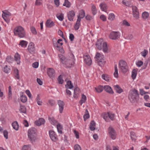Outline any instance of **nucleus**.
Segmentation results:
<instances>
[{
    "label": "nucleus",
    "instance_id": "c85d7f7f",
    "mask_svg": "<svg viewBox=\"0 0 150 150\" xmlns=\"http://www.w3.org/2000/svg\"><path fill=\"white\" fill-rule=\"evenodd\" d=\"M95 90L98 93H100L102 92L103 89L104 87L102 86H99L97 88H95Z\"/></svg>",
    "mask_w": 150,
    "mask_h": 150
},
{
    "label": "nucleus",
    "instance_id": "9d476101",
    "mask_svg": "<svg viewBox=\"0 0 150 150\" xmlns=\"http://www.w3.org/2000/svg\"><path fill=\"white\" fill-rule=\"evenodd\" d=\"M83 58L85 63L88 66H90L91 65L92 61V60L88 54L84 55Z\"/></svg>",
    "mask_w": 150,
    "mask_h": 150
},
{
    "label": "nucleus",
    "instance_id": "49530a36",
    "mask_svg": "<svg viewBox=\"0 0 150 150\" xmlns=\"http://www.w3.org/2000/svg\"><path fill=\"white\" fill-rule=\"evenodd\" d=\"M57 80L58 82V83L59 84H62L64 82V80L63 79L62 76L60 75L59 76Z\"/></svg>",
    "mask_w": 150,
    "mask_h": 150
},
{
    "label": "nucleus",
    "instance_id": "0e129e2a",
    "mask_svg": "<svg viewBox=\"0 0 150 150\" xmlns=\"http://www.w3.org/2000/svg\"><path fill=\"white\" fill-rule=\"evenodd\" d=\"M122 24L123 25H125L126 26H130V24L126 20H124L123 21Z\"/></svg>",
    "mask_w": 150,
    "mask_h": 150
},
{
    "label": "nucleus",
    "instance_id": "6e6552de",
    "mask_svg": "<svg viewBox=\"0 0 150 150\" xmlns=\"http://www.w3.org/2000/svg\"><path fill=\"white\" fill-rule=\"evenodd\" d=\"M2 18L6 23H9L10 21V18L9 17L11 15V13L9 12H5L4 11H2Z\"/></svg>",
    "mask_w": 150,
    "mask_h": 150
},
{
    "label": "nucleus",
    "instance_id": "dca6fc26",
    "mask_svg": "<svg viewBox=\"0 0 150 150\" xmlns=\"http://www.w3.org/2000/svg\"><path fill=\"white\" fill-rule=\"evenodd\" d=\"M47 72L48 75L50 78L54 76L55 71L53 69L49 68L47 70Z\"/></svg>",
    "mask_w": 150,
    "mask_h": 150
},
{
    "label": "nucleus",
    "instance_id": "e2e57ef3",
    "mask_svg": "<svg viewBox=\"0 0 150 150\" xmlns=\"http://www.w3.org/2000/svg\"><path fill=\"white\" fill-rule=\"evenodd\" d=\"M74 133L75 134L76 137V139H79V133L78 132L75 130L74 131Z\"/></svg>",
    "mask_w": 150,
    "mask_h": 150
},
{
    "label": "nucleus",
    "instance_id": "de8ad7c7",
    "mask_svg": "<svg viewBox=\"0 0 150 150\" xmlns=\"http://www.w3.org/2000/svg\"><path fill=\"white\" fill-rule=\"evenodd\" d=\"M67 85L68 87L67 88L69 89H71L73 88V85L72 84L71 81H69L67 82Z\"/></svg>",
    "mask_w": 150,
    "mask_h": 150
},
{
    "label": "nucleus",
    "instance_id": "3c124183",
    "mask_svg": "<svg viewBox=\"0 0 150 150\" xmlns=\"http://www.w3.org/2000/svg\"><path fill=\"white\" fill-rule=\"evenodd\" d=\"M95 58H96V61L98 60V59H100L101 58H102V57L101 56L100 54L98 52H97L96 54Z\"/></svg>",
    "mask_w": 150,
    "mask_h": 150
},
{
    "label": "nucleus",
    "instance_id": "473e14b6",
    "mask_svg": "<svg viewBox=\"0 0 150 150\" xmlns=\"http://www.w3.org/2000/svg\"><path fill=\"white\" fill-rule=\"evenodd\" d=\"M57 128L59 133L60 134L62 133V125L58 123L57 125Z\"/></svg>",
    "mask_w": 150,
    "mask_h": 150
},
{
    "label": "nucleus",
    "instance_id": "393cba45",
    "mask_svg": "<svg viewBox=\"0 0 150 150\" xmlns=\"http://www.w3.org/2000/svg\"><path fill=\"white\" fill-rule=\"evenodd\" d=\"M114 88L116 92L119 93H120L123 92L122 89L118 85L114 86Z\"/></svg>",
    "mask_w": 150,
    "mask_h": 150
},
{
    "label": "nucleus",
    "instance_id": "412c9836",
    "mask_svg": "<svg viewBox=\"0 0 150 150\" xmlns=\"http://www.w3.org/2000/svg\"><path fill=\"white\" fill-rule=\"evenodd\" d=\"M96 62L97 63L99 66L105 65L106 63V61L103 58L98 59V60L96 61Z\"/></svg>",
    "mask_w": 150,
    "mask_h": 150
},
{
    "label": "nucleus",
    "instance_id": "09e8293b",
    "mask_svg": "<svg viewBox=\"0 0 150 150\" xmlns=\"http://www.w3.org/2000/svg\"><path fill=\"white\" fill-rule=\"evenodd\" d=\"M115 18V16L113 13H110L109 15L108 19L112 21H113Z\"/></svg>",
    "mask_w": 150,
    "mask_h": 150
},
{
    "label": "nucleus",
    "instance_id": "69168bd1",
    "mask_svg": "<svg viewBox=\"0 0 150 150\" xmlns=\"http://www.w3.org/2000/svg\"><path fill=\"white\" fill-rule=\"evenodd\" d=\"M69 38L70 41H72L74 40V36L72 34L70 33L69 34Z\"/></svg>",
    "mask_w": 150,
    "mask_h": 150
},
{
    "label": "nucleus",
    "instance_id": "1a4fd4ad",
    "mask_svg": "<svg viewBox=\"0 0 150 150\" xmlns=\"http://www.w3.org/2000/svg\"><path fill=\"white\" fill-rule=\"evenodd\" d=\"M120 36L119 32L112 31L110 33L109 37L111 39L115 40L119 38Z\"/></svg>",
    "mask_w": 150,
    "mask_h": 150
},
{
    "label": "nucleus",
    "instance_id": "9b49d317",
    "mask_svg": "<svg viewBox=\"0 0 150 150\" xmlns=\"http://www.w3.org/2000/svg\"><path fill=\"white\" fill-rule=\"evenodd\" d=\"M133 15L134 18L136 19L139 18V12L138 10L135 6H132Z\"/></svg>",
    "mask_w": 150,
    "mask_h": 150
},
{
    "label": "nucleus",
    "instance_id": "b1692460",
    "mask_svg": "<svg viewBox=\"0 0 150 150\" xmlns=\"http://www.w3.org/2000/svg\"><path fill=\"white\" fill-rule=\"evenodd\" d=\"M79 18V16L78 17V18L74 26V29L76 30H78L79 28L80 23L81 21L80 18Z\"/></svg>",
    "mask_w": 150,
    "mask_h": 150
},
{
    "label": "nucleus",
    "instance_id": "423d86ee",
    "mask_svg": "<svg viewBox=\"0 0 150 150\" xmlns=\"http://www.w3.org/2000/svg\"><path fill=\"white\" fill-rule=\"evenodd\" d=\"M108 133L110 137L113 140L115 139L117 134L114 129L111 127H109L108 129Z\"/></svg>",
    "mask_w": 150,
    "mask_h": 150
},
{
    "label": "nucleus",
    "instance_id": "f704fd0d",
    "mask_svg": "<svg viewBox=\"0 0 150 150\" xmlns=\"http://www.w3.org/2000/svg\"><path fill=\"white\" fill-rule=\"evenodd\" d=\"M137 75V71L135 69H134L132 72L131 76L133 79L134 80L136 78Z\"/></svg>",
    "mask_w": 150,
    "mask_h": 150
},
{
    "label": "nucleus",
    "instance_id": "37998d69",
    "mask_svg": "<svg viewBox=\"0 0 150 150\" xmlns=\"http://www.w3.org/2000/svg\"><path fill=\"white\" fill-rule=\"evenodd\" d=\"M6 61L9 63H12L13 61V59L11 58V56H7L6 59Z\"/></svg>",
    "mask_w": 150,
    "mask_h": 150
},
{
    "label": "nucleus",
    "instance_id": "c03bdc74",
    "mask_svg": "<svg viewBox=\"0 0 150 150\" xmlns=\"http://www.w3.org/2000/svg\"><path fill=\"white\" fill-rule=\"evenodd\" d=\"M127 62L125 60H121L119 61V66H121V65L122 66H127Z\"/></svg>",
    "mask_w": 150,
    "mask_h": 150
},
{
    "label": "nucleus",
    "instance_id": "a878e982",
    "mask_svg": "<svg viewBox=\"0 0 150 150\" xmlns=\"http://www.w3.org/2000/svg\"><path fill=\"white\" fill-rule=\"evenodd\" d=\"M102 78L105 81L109 82L111 79V78L109 76L106 74H103L102 75Z\"/></svg>",
    "mask_w": 150,
    "mask_h": 150
},
{
    "label": "nucleus",
    "instance_id": "79ce46f5",
    "mask_svg": "<svg viewBox=\"0 0 150 150\" xmlns=\"http://www.w3.org/2000/svg\"><path fill=\"white\" fill-rule=\"evenodd\" d=\"M83 117L85 121L89 117V115L88 113V111L87 109L86 110L85 114L84 115Z\"/></svg>",
    "mask_w": 150,
    "mask_h": 150
},
{
    "label": "nucleus",
    "instance_id": "5701e85b",
    "mask_svg": "<svg viewBox=\"0 0 150 150\" xmlns=\"http://www.w3.org/2000/svg\"><path fill=\"white\" fill-rule=\"evenodd\" d=\"M85 16V12L84 11L83 9L81 10L80 13L77 16V18L79 16V18L80 19V21L81 19L83 18Z\"/></svg>",
    "mask_w": 150,
    "mask_h": 150
},
{
    "label": "nucleus",
    "instance_id": "a211bd4d",
    "mask_svg": "<svg viewBox=\"0 0 150 150\" xmlns=\"http://www.w3.org/2000/svg\"><path fill=\"white\" fill-rule=\"evenodd\" d=\"M45 25L47 27L50 28L54 26V24L53 21L51 22V20L50 19H48L46 22Z\"/></svg>",
    "mask_w": 150,
    "mask_h": 150
},
{
    "label": "nucleus",
    "instance_id": "39448f33",
    "mask_svg": "<svg viewBox=\"0 0 150 150\" xmlns=\"http://www.w3.org/2000/svg\"><path fill=\"white\" fill-rule=\"evenodd\" d=\"M103 118L107 122H109V118L112 121L114 120L115 115L110 112H108L107 113H103L102 114Z\"/></svg>",
    "mask_w": 150,
    "mask_h": 150
},
{
    "label": "nucleus",
    "instance_id": "ddd939ff",
    "mask_svg": "<svg viewBox=\"0 0 150 150\" xmlns=\"http://www.w3.org/2000/svg\"><path fill=\"white\" fill-rule=\"evenodd\" d=\"M75 14V12L73 10L69 11L67 13V17L69 21H73Z\"/></svg>",
    "mask_w": 150,
    "mask_h": 150
},
{
    "label": "nucleus",
    "instance_id": "58836bf2",
    "mask_svg": "<svg viewBox=\"0 0 150 150\" xmlns=\"http://www.w3.org/2000/svg\"><path fill=\"white\" fill-rule=\"evenodd\" d=\"M57 17L58 19L60 21H62L64 19V15L63 14L61 13H58L57 14Z\"/></svg>",
    "mask_w": 150,
    "mask_h": 150
},
{
    "label": "nucleus",
    "instance_id": "13d9d810",
    "mask_svg": "<svg viewBox=\"0 0 150 150\" xmlns=\"http://www.w3.org/2000/svg\"><path fill=\"white\" fill-rule=\"evenodd\" d=\"M74 150H81L80 146L78 144H76L74 146Z\"/></svg>",
    "mask_w": 150,
    "mask_h": 150
},
{
    "label": "nucleus",
    "instance_id": "5fc2aeb1",
    "mask_svg": "<svg viewBox=\"0 0 150 150\" xmlns=\"http://www.w3.org/2000/svg\"><path fill=\"white\" fill-rule=\"evenodd\" d=\"M12 95V91H11V86H9L8 87V96L9 98H11Z\"/></svg>",
    "mask_w": 150,
    "mask_h": 150
},
{
    "label": "nucleus",
    "instance_id": "f257e3e1",
    "mask_svg": "<svg viewBox=\"0 0 150 150\" xmlns=\"http://www.w3.org/2000/svg\"><path fill=\"white\" fill-rule=\"evenodd\" d=\"M97 49L101 50L103 49V51L105 53L108 52V48L107 43L106 42H103V39L100 38L98 40L96 44Z\"/></svg>",
    "mask_w": 150,
    "mask_h": 150
},
{
    "label": "nucleus",
    "instance_id": "cd10ccee",
    "mask_svg": "<svg viewBox=\"0 0 150 150\" xmlns=\"http://www.w3.org/2000/svg\"><path fill=\"white\" fill-rule=\"evenodd\" d=\"M86 100V96L84 95L83 94L82 95L81 99V100L79 101V104L81 105L83 103L85 102Z\"/></svg>",
    "mask_w": 150,
    "mask_h": 150
},
{
    "label": "nucleus",
    "instance_id": "680f3d73",
    "mask_svg": "<svg viewBox=\"0 0 150 150\" xmlns=\"http://www.w3.org/2000/svg\"><path fill=\"white\" fill-rule=\"evenodd\" d=\"M59 57L60 59L62 61H65H65L66 59L65 58V57L62 54H61L59 55Z\"/></svg>",
    "mask_w": 150,
    "mask_h": 150
},
{
    "label": "nucleus",
    "instance_id": "aec40b11",
    "mask_svg": "<svg viewBox=\"0 0 150 150\" xmlns=\"http://www.w3.org/2000/svg\"><path fill=\"white\" fill-rule=\"evenodd\" d=\"M20 55L18 52L16 53L14 55V59L17 62V64H20Z\"/></svg>",
    "mask_w": 150,
    "mask_h": 150
},
{
    "label": "nucleus",
    "instance_id": "4be33fe9",
    "mask_svg": "<svg viewBox=\"0 0 150 150\" xmlns=\"http://www.w3.org/2000/svg\"><path fill=\"white\" fill-rule=\"evenodd\" d=\"M100 6L102 11H106L107 9V6L105 3H102L100 4Z\"/></svg>",
    "mask_w": 150,
    "mask_h": 150
},
{
    "label": "nucleus",
    "instance_id": "4468645a",
    "mask_svg": "<svg viewBox=\"0 0 150 150\" xmlns=\"http://www.w3.org/2000/svg\"><path fill=\"white\" fill-rule=\"evenodd\" d=\"M58 104L59 106V110L60 113H62L64 105V102L60 100H58Z\"/></svg>",
    "mask_w": 150,
    "mask_h": 150
},
{
    "label": "nucleus",
    "instance_id": "8fccbe9b",
    "mask_svg": "<svg viewBox=\"0 0 150 150\" xmlns=\"http://www.w3.org/2000/svg\"><path fill=\"white\" fill-rule=\"evenodd\" d=\"M3 71L6 73H8L10 72V69L8 67V66H4V67L3 68Z\"/></svg>",
    "mask_w": 150,
    "mask_h": 150
},
{
    "label": "nucleus",
    "instance_id": "a19ab883",
    "mask_svg": "<svg viewBox=\"0 0 150 150\" xmlns=\"http://www.w3.org/2000/svg\"><path fill=\"white\" fill-rule=\"evenodd\" d=\"M120 67L121 71L124 73H126L128 71V66H120Z\"/></svg>",
    "mask_w": 150,
    "mask_h": 150
},
{
    "label": "nucleus",
    "instance_id": "6e6d98bb",
    "mask_svg": "<svg viewBox=\"0 0 150 150\" xmlns=\"http://www.w3.org/2000/svg\"><path fill=\"white\" fill-rule=\"evenodd\" d=\"M31 31L32 33L34 34H37V32H36L35 28L33 26L31 27Z\"/></svg>",
    "mask_w": 150,
    "mask_h": 150
},
{
    "label": "nucleus",
    "instance_id": "2eb2a0df",
    "mask_svg": "<svg viewBox=\"0 0 150 150\" xmlns=\"http://www.w3.org/2000/svg\"><path fill=\"white\" fill-rule=\"evenodd\" d=\"M34 43L32 42H30L29 43L28 47V50L29 52L31 53H33L35 51V47Z\"/></svg>",
    "mask_w": 150,
    "mask_h": 150
},
{
    "label": "nucleus",
    "instance_id": "f8f14e48",
    "mask_svg": "<svg viewBox=\"0 0 150 150\" xmlns=\"http://www.w3.org/2000/svg\"><path fill=\"white\" fill-rule=\"evenodd\" d=\"M49 133L50 137L52 141L56 142L57 140V136L54 131H49Z\"/></svg>",
    "mask_w": 150,
    "mask_h": 150
},
{
    "label": "nucleus",
    "instance_id": "e433bc0d",
    "mask_svg": "<svg viewBox=\"0 0 150 150\" xmlns=\"http://www.w3.org/2000/svg\"><path fill=\"white\" fill-rule=\"evenodd\" d=\"M19 110L21 112L25 113L26 112V109L24 106L20 105Z\"/></svg>",
    "mask_w": 150,
    "mask_h": 150
},
{
    "label": "nucleus",
    "instance_id": "72a5a7b5",
    "mask_svg": "<svg viewBox=\"0 0 150 150\" xmlns=\"http://www.w3.org/2000/svg\"><path fill=\"white\" fill-rule=\"evenodd\" d=\"M71 5V3L68 0H65L63 6L69 8L70 7Z\"/></svg>",
    "mask_w": 150,
    "mask_h": 150
},
{
    "label": "nucleus",
    "instance_id": "a18cd8bd",
    "mask_svg": "<svg viewBox=\"0 0 150 150\" xmlns=\"http://www.w3.org/2000/svg\"><path fill=\"white\" fill-rule=\"evenodd\" d=\"M122 3L125 5L126 6L128 7H130L131 6V4L130 2L128 1H125L124 0L122 1Z\"/></svg>",
    "mask_w": 150,
    "mask_h": 150
},
{
    "label": "nucleus",
    "instance_id": "c756f323",
    "mask_svg": "<svg viewBox=\"0 0 150 150\" xmlns=\"http://www.w3.org/2000/svg\"><path fill=\"white\" fill-rule=\"evenodd\" d=\"M20 100L23 103H25L27 100V97L25 95H22L21 96Z\"/></svg>",
    "mask_w": 150,
    "mask_h": 150
},
{
    "label": "nucleus",
    "instance_id": "c9c22d12",
    "mask_svg": "<svg viewBox=\"0 0 150 150\" xmlns=\"http://www.w3.org/2000/svg\"><path fill=\"white\" fill-rule=\"evenodd\" d=\"M142 18L144 19H146L149 17V14L146 11L143 12L142 14Z\"/></svg>",
    "mask_w": 150,
    "mask_h": 150
},
{
    "label": "nucleus",
    "instance_id": "0eeeda50",
    "mask_svg": "<svg viewBox=\"0 0 150 150\" xmlns=\"http://www.w3.org/2000/svg\"><path fill=\"white\" fill-rule=\"evenodd\" d=\"M70 57L66 59L65 61L66 64L72 66L75 64L74 56L72 53L70 54Z\"/></svg>",
    "mask_w": 150,
    "mask_h": 150
},
{
    "label": "nucleus",
    "instance_id": "bf43d9fd",
    "mask_svg": "<svg viewBox=\"0 0 150 150\" xmlns=\"http://www.w3.org/2000/svg\"><path fill=\"white\" fill-rule=\"evenodd\" d=\"M100 19L103 21H106V18L105 16L103 15H101L100 17Z\"/></svg>",
    "mask_w": 150,
    "mask_h": 150
},
{
    "label": "nucleus",
    "instance_id": "052dcab7",
    "mask_svg": "<svg viewBox=\"0 0 150 150\" xmlns=\"http://www.w3.org/2000/svg\"><path fill=\"white\" fill-rule=\"evenodd\" d=\"M25 93L30 98H32L31 94V93L30 91L29 90H26Z\"/></svg>",
    "mask_w": 150,
    "mask_h": 150
},
{
    "label": "nucleus",
    "instance_id": "bb28decb",
    "mask_svg": "<svg viewBox=\"0 0 150 150\" xmlns=\"http://www.w3.org/2000/svg\"><path fill=\"white\" fill-rule=\"evenodd\" d=\"M48 119L51 124L53 125H55L57 124V122L53 117H49Z\"/></svg>",
    "mask_w": 150,
    "mask_h": 150
},
{
    "label": "nucleus",
    "instance_id": "f3484780",
    "mask_svg": "<svg viewBox=\"0 0 150 150\" xmlns=\"http://www.w3.org/2000/svg\"><path fill=\"white\" fill-rule=\"evenodd\" d=\"M104 89L107 92L113 94L114 92L111 87L108 85H105L104 86Z\"/></svg>",
    "mask_w": 150,
    "mask_h": 150
},
{
    "label": "nucleus",
    "instance_id": "4d7b16f0",
    "mask_svg": "<svg viewBox=\"0 0 150 150\" xmlns=\"http://www.w3.org/2000/svg\"><path fill=\"white\" fill-rule=\"evenodd\" d=\"M3 135L4 137L7 139L8 138V132L6 130H4L3 132Z\"/></svg>",
    "mask_w": 150,
    "mask_h": 150
},
{
    "label": "nucleus",
    "instance_id": "7c9ffc66",
    "mask_svg": "<svg viewBox=\"0 0 150 150\" xmlns=\"http://www.w3.org/2000/svg\"><path fill=\"white\" fill-rule=\"evenodd\" d=\"M13 128L16 130H18V125L17 121H15L12 124Z\"/></svg>",
    "mask_w": 150,
    "mask_h": 150
},
{
    "label": "nucleus",
    "instance_id": "ea45409f",
    "mask_svg": "<svg viewBox=\"0 0 150 150\" xmlns=\"http://www.w3.org/2000/svg\"><path fill=\"white\" fill-rule=\"evenodd\" d=\"M14 72L15 74V77L17 79H20L19 76L18 70L17 69H15L14 70Z\"/></svg>",
    "mask_w": 150,
    "mask_h": 150
},
{
    "label": "nucleus",
    "instance_id": "6ab92c4d",
    "mask_svg": "<svg viewBox=\"0 0 150 150\" xmlns=\"http://www.w3.org/2000/svg\"><path fill=\"white\" fill-rule=\"evenodd\" d=\"M45 122V120L43 118H40L38 120L35 121V123L36 125L40 126L44 124Z\"/></svg>",
    "mask_w": 150,
    "mask_h": 150
},
{
    "label": "nucleus",
    "instance_id": "20e7f679",
    "mask_svg": "<svg viewBox=\"0 0 150 150\" xmlns=\"http://www.w3.org/2000/svg\"><path fill=\"white\" fill-rule=\"evenodd\" d=\"M14 34L15 35H17L20 38H23L25 37V33L23 28L21 26L15 28L13 30Z\"/></svg>",
    "mask_w": 150,
    "mask_h": 150
},
{
    "label": "nucleus",
    "instance_id": "338daca9",
    "mask_svg": "<svg viewBox=\"0 0 150 150\" xmlns=\"http://www.w3.org/2000/svg\"><path fill=\"white\" fill-rule=\"evenodd\" d=\"M145 66H147L148 65L150 66V58H149L144 63Z\"/></svg>",
    "mask_w": 150,
    "mask_h": 150
},
{
    "label": "nucleus",
    "instance_id": "f03ea898",
    "mask_svg": "<svg viewBox=\"0 0 150 150\" xmlns=\"http://www.w3.org/2000/svg\"><path fill=\"white\" fill-rule=\"evenodd\" d=\"M139 94L137 90L133 89L131 90L129 92L128 98L131 102H137L139 99Z\"/></svg>",
    "mask_w": 150,
    "mask_h": 150
},
{
    "label": "nucleus",
    "instance_id": "2f4dec72",
    "mask_svg": "<svg viewBox=\"0 0 150 150\" xmlns=\"http://www.w3.org/2000/svg\"><path fill=\"white\" fill-rule=\"evenodd\" d=\"M28 44V42L22 40H21L20 42L19 45L22 47H25Z\"/></svg>",
    "mask_w": 150,
    "mask_h": 150
},
{
    "label": "nucleus",
    "instance_id": "864d4df0",
    "mask_svg": "<svg viewBox=\"0 0 150 150\" xmlns=\"http://www.w3.org/2000/svg\"><path fill=\"white\" fill-rule=\"evenodd\" d=\"M148 51L144 49L143 51L141 52V54L142 56L144 57H145L148 54Z\"/></svg>",
    "mask_w": 150,
    "mask_h": 150
},
{
    "label": "nucleus",
    "instance_id": "4c0bfd02",
    "mask_svg": "<svg viewBox=\"0 0 150 150\" xmlns=\"http://www.w3.org/2000/svg\"><path fill=\"white\" fill-rule=\"evenodd\" d=\"M91 11L92 14L94 15H95L97 13V10H96L95 6L93 4L92 5L91 7Z\"/></svg>",
    "mask_w": 150,
    "mask_h": 150
},
{
    "label": "nucleus",
    "instance_id": "774afa93",
    "mask_svg": "<svg viewBox=\"0 0 150 150\" xmlns=\"http://www.w3.org/2000/svg\"><path fill=\"white\" fill-rule=\"evenodd\" d=\"M57 50H58L62 53L63 54L64 52V51L62 47H59L58 48Z\"/></svg>",
    "mask_w": 150,
    "mask_h": 150
},
{
    "label": "nucleus",
    "instance_id": "7ed1b4c3",
    "mask_svg": "<svg viewBox=\"0 0 150 150\" xmlns=\"http://www.w3.org/2000/svg\"><path fill=\"white\" fill-rule=\"evenodd\" d=\"M28 138L32 143H33L37 139V130L35 128H32L28 131Z\"/></svg>",
    "mask_w": 150,
    "mask_h": 150
},
{
    "label": "nucleus",
    "instance_id": "603ef678",
    "mask_svg": "<svg viewBox=\"0 0 150 150\" xmlns=\"http://www.w3.org/2000/svg\"><path fill=\"white\" fill-rule=\"evenodd\" d=\"M114 75L115 77L117 78L118 77V69L117 66H115V72Z\"/></svg>",
    "mask_w": 150,
    "mask_h": 150
}]
</instances>
